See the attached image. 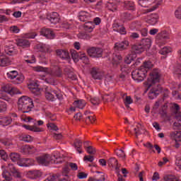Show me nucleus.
Masks as SVG:
<instances>
[{"label":"nucleus","mask_w":181,"mask_h":181,"mask_svg":"<svg viewBox=\"0 0 181 181\" xmlns=\"http://www.w3.org/2000/svg\"><path fill=\"white\" fill-rule=\"evenodd\" d=\"M71 54L74 62H78V59H80V54H78V52H77V51L71 49Z\"/></svg>","instance_id":"obj_43"},{"label":"nucleus","mask_w":181,"mask_h":181,"mask_svg":"<svg viewBox=\"0 0 181 181\" xmlns=\"http://www.w3.org/2000/svg\"><path fill=\"white\" fill-rule=\"evenodd\" d=\"M140 44H141L145 50H148L152 46V40L151 38H143Z\"/></svg>","instance_id":"obj_21"},{"label":"nucleus","mask_w":181,"mask_h":181,"mask_svg":"<svg viewBox=\"0 0 181 181\" xmlns=\"http://www.w3.org/2000/svg\"><path fill=\"white\" fill-rule=\"evenodd\" d=\"M47 21H49L51 23L56 25V23H59V22H60V16H59L57 12H52V13L47 15Z\"/></svg>","instance_id":"obj_10"},{"label":"nucleus","mask_w":181,"mask_h":181,"mask_svg":"<svg viewBox=\"0 0 181 181\" xmlns=\"http://www.w3.org/2000/svg\"><path fill=\"white\" fill-rule=\"evenodd\" d=\"M160 80V71L158 69H154L150 73V77L147 79V81L144 82V86L146 88V91L153 86V84H156V83H159Z\"/></svg>","instance_id":"obj_2"},{"label":"nucleus","mask_w":181,"mask_h":181,"mask_svg":"<svg viewBox=\"0 0 181 181\" xmlns=\"http://www.w3.org/2000/svg\"><path fill=\"white\" fill-rule=\"evenodd\" d=\"M87 53L90 57L98 59L103 57V49L100 47H90L87 49Z\"/></svg>","instance_id":"obj_7"},{"label":"nucleus","mask_w":181,"mask_h":181,"mask_svg":"<svg viewBox=\"0 0 181 181\" xmlns=\"http://www.w3.org/2000/svg\"><path fill=\"white\" fill-rule=\"evenodd\" d=\"M124 105H126V107H128L129 104H132V103H134V100H132L131 96H126L124 100Z\"/></svg>","instance_id":"obj_58"},{"label":"nucleus","mask_w":181,"mask_h":181,"mask_svg":"<svg viewBox=\"0 0 181 181\" xmlns=\"http://www.w3.org/2000/svg\"><path fill=\"white\" fill-rule=\"evenodd\" d=\"M24 36L26 37V39H35V37L37 36V34L36 33L30 32L25 33Z\"/></svg>","instance_id":"obj_51"},{"label":"nucleus","mask_w":181,"mask_h":181,"mask_svg":"<svg viewBox=\"0 0 181 181\" xmlns=\"http://www.w3.org/2000/svg\"><path fill=\"white\" fill-rule=\"evenodd\" d=\"M115 153L117 156L122 158V159H125V158H127V155L125 154V151H124V150H117L115 151Z\"/></svg>","instance_id":"obj_50"},{"label":"nucleus","mask_w":181,"mask_h":181,"mask_svg":"<svg viewBox=\"0 0 181 181\" xmlns=\"http://www.w3.org/2000/svg\"><path fill=\"white\" fill-rule=\"evenodd\" d=\"M87 103L84 100H75L73 103L74 107L76 108H79L80 110H83L84 107H86Z\"/></svg>","instance_id":"obj_33"},{"label":"nucleus","mask_w":181,"mask_h":181,"mask_svg":"<svg viewBox=\"0 0 181 181\" xmlns=\"http://www.w3.org/2000/svg\"><path fill=\"white\" fill-rule=\"evenodd\" d=\"M10 158L12 160V162H18L21 159V154L18 153H11L10 155Z\"/></svg>","instance_id":"obj_41"},{"label":"nucleus","mask_w":181,"mask_h":181,"mask_svg":"<svg viewBox=\"0 0 181 181\" xmlns=\"http://www.w3.org/2000/svg\"><path fill=\"white\" fill-rule=\"evenodd\" d=\"M6 110H8V105H6V103L0 100V114L6 112Z\"/></svg>","instance_id":"obj_45"},{"label":"nucleus","mask_w":181,"mask_h":181,"mask_svg":"<svg viewBox=\"0 0 181 181\" xmlns=\"http://www.w3.org/2000/svg\"><path fill=\"white\" fill-rule=\"evenodd\" d=\"M74 146L79 153H83V141L81 140L76 139L74 142Z\"/></svg>","instance_id":"obj_28"},{"label":"nucleus","mask_w":181,"mask_h":181,"mask_svg":"<svg viewBox=\"0 0 181 181\" xmlns=\"http://www.w3.org/2000/svg\"><path fill=\"white\" fill-rule=\"evenodd\" d=\"M35 165V160L32 158H25V168L33 166Z\"/></svg>","instance_id":"obj_57"},{"label":"nucleus","mask_w":181,"mask_h":181,"mask_svg":"<svg viewBox=\"0 0 181 181\" xmlns=\"http://www.w3.org/2000/svg\"><path fill=\"white\" fill-rule=\"evenodd\" d=\"M86 152L89 155H95L97 150L95 149V148H94L93 146H88L86 148Z\"/></svg>","instance_id":"obj_53"},{"label":"nucleus","mask_w":181,"mask_h":181,"mask_svg":"<svg viewBox=\"0 0 181 181\" xmlns=\"http://www.w3.org/2000/svg\"><path fill=\"white\" fill-rule=\"evenodd\" d=\"M4 53L8 54V56H15V54H16V49H15V47L13 45L6 44L4 46Z\"/></svg>","instance_id":"obj_16"},{"label":"nucleus","mask_w":181,"mask_h":181,"mask_svg":"<svg viewBox=\"0 0 181 181\" xmlns=\"http://www.w3.org/2000/svg\"><path fill=\"white\" fill-rule=\"evenodd\" d=\"M90 74L94 80H103V73L100 71V69L98 68H92Z\"/></svg>","instance_id":"obj_14"},{"label":"nucleus","mask_w":181,"mask_h":181,"mask_svg":"<svg viewBox=\"0 0 181 181\" xmlns=\"http://www.w3.org/2000/svg\"><path fill=\"white\" fill-rule=\"evenodd\" d=\"M164 181H177V179H176V177L172 175H165L163 177Z\"/></svg>","instance_id":"obj_56"},{"label":"nucleus","mask_w":181,"mask_h":181,"mask_svg":"<svg viewBox=\"0 0 181 181\" xmlns=\"http://www.w3.org/2000/svg\"><path fill=\"white\" fill-rule=\"evenodd\" d=\"M41 35L47 39H54L56 35L50 28H43L41 30Z\"/></svg>","instance_id":"obj_13"},{"label":"nucleus","mask_w":181,"mask_h":181,"mask_svg":"<svg viewBox=\"0 0 181 181\" xmlns=\"http://www.w3.org/2000/svg\"><path fill=\"white\" fill-rule=\"evenodd\" d=\"M90 18H91V14L87 11H81L79 13V21L81 22H87Z\"/></svg>","instance_id":"obj_26"},{"label":"nucleus","mask_w":181,"mask_h":181,"mask_svg":"<svg viewBox=\"0 0 181 181\" xmlns=\"http://www.w3.org/2000/svg\"><path fill=\"white\" fill-rule=\"evenodd\" d=\"M158 21H159V16L157 13H152L148 16L147 22L153 25L158 23Z\"/></svg>","instance_id":"obj_22"},{"label":"nucleus","mask_w":181,"mask_h":181,"mask_svg":"<svg viewBox=\"0 0 181 181\" xmlns=\"http://www.w3.org/2000/svg\"><path fill=\"white\" fill-rule=\"evenodd\" d=\"M16 79L13 81L14 84H22L25 80V76L22 74H17Z\"/></svg>","instance_id":"obj_38"},{"label":"nucleus","mask_w":181,"mask_h":181,"mask_svg":"<svg viewBox=\"0 0 181 181\" xmlns=\"http://www.w3.org/2000/svg\"><path fill=\"white\" fill-rule=\"evenodd\" d=\"M172 52V48L169 47H164L161 49L159 50L158 53L162 54L163 56H166V54H169Z\"/></svg>","instance_id":"obj_40"},{"label":"nucleus","mask_w":181,"mask_h":181,"mask_svg":"<svg viewBox=\"0 0 181 181\" xmlns=\"http://www.w3.org/2000/svg\"><path fill=\"white\" fill-rule=\"evenodd\" d=\"M17 163L18 166L26 168V158H21L20 157Z\"/></svg>","instance_id":"obj_61"},{"label":"nucleus","mask_w":181,"mask_h":181,"mask_svg":"<svg viewBox=\"0 0 181 181\" xmlns=\"http://www.w3.org/2000/svg\"><path fill=\"white\" fill-rule=\"evenodd\" d=\"M0 156L3 160H8V153L5 150H0Z\"/></svg>","instance_id":"obj_60"},{"label":"nucleus","mask_w":181,"mask_h":181,"mask_svg":"<svg viewBox=\"0 0 181 181\" xmlns=\"http://www.w3.org/2000/svg\"><path fill=\"white\" fill-rule=\"evenodd\" d=\"M174 75L175 77H177V78H180L181 77V65L177 64L175 69L174 71Z\"/></svg>","instance_id":"obj_44"},{"label":"nucleus","mask_w":181,"mask_h":181,"mask_svg":"<svg viewBox=\"0 0 181 181\" xmlns=\"http://www.w3.org/2000/svg\"><path fill=\"white\" fill-rule=\"evenodd\" d=\"M37 50H39V52H42L43 53L49 52L50 50V48L49 47V46L45 44L37 45Z\"/></svg>","instance_id":"obj_36"},{"label":"nucleus","mask_w":181,"mask_h":181,"mask_svg":"<svg viewBox=\"0 0 181 181\" xmlns=\"http://www.w3.org/2000/svg\"><path fill=\"white\" fill-rule=\"evenodd\" d=\"M124 7L128 11H135V4L134 1H127L124 3Z\"/></svg>","instance_id":"obj_34"},{"label":"nucleus","mask_w":181,"mask_h":181,"mask_svg":"<svg viewBox=\"0 0 181 181\" xmlns=\"http://www.w3.org/2000/svg\"><path fill=\"white\" fill-rule=\"evenodd\" d=\"M79 59L84 63V64H88V63H90V59H88V57L86 56V54H82Z\"/></svg>","instance_id":"obj_55"},{"label":"nucleus","mask_w":181,"mask_h":181,"mask_svg":"<svg viewBox=\"0 0 181 181\" xmlns=\"http://www.w3.org/2000/svg\"><path fill=\"white\" fill-rule=\"evenodd\" d=\"M23 127L25 128V129H28V131H31L32 132H42V129L36 126L24 124Z\"/></svg>","instance_id":"obj_35"},{"label":"nucleus","mask_w":181,"mask_h":181,"mask_svg":"<svg viewBox=\"0 0 181 181\" xmlns=\"http://www.w3.org/2000/svg\"><path fill=\"white\" fill-rule=\"evenodd\" d=\"M17 46L22 47L23 49H28L30 47V42L26 39H18L17 40Z\"/></svg>","instance_id":"obj_19"},{"label":"nucleus","mask_w":181,"mask_h":181,"mask_svg":"<svg viewBox=\"0 0 181 181\" xmlns=\"http://www.w3.org/2000/svg\"><path fill=\"white\" fill-rule=\"evenodd\" d=\"M83 160H85V162H93L94 156H93L91 155L85 156L83 158Z\"/></svg>","instance_id":"obj_63"},{"label":"nucleus","mask_w":181,"mask_h":181,"mask_svg":"<svg viewBox=\"0 0 181 181\" xmlns=\"http://www.w3.org/2000/svg\"><path fill=\"white\" fill-rule=\"evenodd\" d=\"M12 124V118L9 117H0V125L8 127Z\"/></svg>","instance_id":"obj_30"},{"label":"nucleus","mask_w":181,"mask_h":181,"mask_svg":"<svg viewBox=\"0 0 181 181\" xmlns=\"http://www.w3.org/2000/svg\"><path fill=\"white\" fill-rule=\"evenodd\" d=\"M129 46L128 40H124L120 42H116L114 46L115 52H124L127 50Z\"/></svg>","instance_id":"obj_8"},{"label":"nucleus","mask_w":181,"mask_h":181,"mask_svg":"<svg viewBox=\"0 0 181 181\" xmlns=\"http://www.w3.org/2000/svg\"><path fill=\"white\" fill-rule=\"evenodd\" d=\"M27 176L29 179H39L42 176V172L38 170H30L28 172Z\"/></svg>","instance_id":"obj_18"},{"label":"nucleus","mask_w":181,"mask_h":181,"mask_svg":"<svg viewBox=\"0 0 181 181\" xmlns=\"http://www.w3.org/2000/svg\"><path fill=\"white\" fill-rule=\"evenodd\" d=\"M90 101L93 105H99L100 103H101V100L98 97L90 98Z\"/></svg>","instance_id":"obj_49"},{"label":"nucleus","mask_w":181,"mask_h":181,"mask_svg":"<svg viewBox=\"0 0 181 181\" xmlns=\"http://www.w3.org/2000/svg\"><path fill=\"white\" fill-rule=\"evenodd\" d=\"M148 74V70L144 68L140 67L138 69H135L132 72V77L134 81H137V83H141V81H144L145 78L146 77V74Z\"/></svg>","instance_id":"obj_6"},{"label":"nucleus","mask_w":181,"mask_h":181,"mask_svg":"<svg viewBox=\"0 0 181 181\" xmlns=\"http://www.w3.org/2000/svg\"><path fill=\"white\" fill-rule=\"evenodd\" d=\"M56 53L57 56L63 60H69L70 59V54L66 49H57Z\"/></svg>","instance_id":"obj_15"},{"label":"nucleus","mask_w":181,"mask_h":181,"mask_svg":"<svg viewBox=\"0 0 181 181\" xmlns=\"http://www.w3.org/2000/svg\"><path fill=\"white\" fill-rule=\"evenodd\" d=\"M160 38L159 37H158L156 38V43L158 44V46L159 47H162V43H160V42H159V40H160V39H164V40H168L170 39L169 35L166 34V31H163L159 34Z\"/></svg>","instance_id":"obj_27"},{"label":"nucleus","mask_w":181,"mask_h":181,"mask_svg":"<svg viewBox=\"0 0 181 181\" xmlns=\"http://www.w3.org/2000/svg\"><path fill=\"white\" fill-rule=\"evenodd\" d=\"M22 151L23 153H28V155H33L35 153L36 148L33 146L25 145L23 147Z\"/></svg>","instance_id":"obj_23"},{"label":"nucleus","mask_w":181,"mask_h":181,"mask_svg":"<svg viewBox=\"0 0 181 181\" xmlns=\"http://www.w3.org/2000/svg\"><path fill=\"white\" fill-rule=\"evenodd\" d=\"M175 165L181 170V153H177L175 156Z\"/></svg>","instance_id":"obj_48"},{"label":"nucleus","mask_w":181,"mask_h":181,"mask_svg":"<svg viewBox=\"0 0 181 181\" xmlns=\"http://www.w3.org/2000/svg\"><path fill=\"white\" fill-rule=\"evenodd\" d=\"M6 74L8 78H10V80H13L16 78V76H18V72L16 71H11L8 72Z\"/></svg>","instance_id":"obj_47"},{"label":"nucleus","mask_w":181,"mask_h":181,"mask_svg":"<svg viewBox=\"0 0 181 181\" xmlns=\"http://www.w3.org/2000/svg\"><path fill=\"white\" fill-rule=\"evenodd\" d=\"M1 90L7 94H11V90H12V86L9 85H6L1 88Z\"/></svg>","instance_id":"obj_59"},{"label":"nucleus","mask_w":181,"mask_h":181,"mask_svg":"<svg viewBox=\"0 0 181 181\" xmlns=\"http://www.w3.org/2000/svg\"><path fill=\"white\" fill-rule=\"evenodd\" d=\"M45 98L48 101H56V97L58 100H63V95L57 92V90H53L50 86L45 88Z\"/></svg>","instance_id":"obj_5"},{"label":"nucleus","mask_w":181,"mask_h":181,"mask_svg":"<svg viewBox=\"0 0 181 181\" xmlns=\"http://www.w3.org/2000/svg\"><path fill=\"white\" fill-rule=\"evenodd\" d=\"M162 93V87L160 85L158 86V88H153L150 93H148V98L150 100H153V98H156L159 93Z\"/></svg>","instance_id":"obj_12"},{"label":"nucleus","mask_w":181,"mask_h":181,"mask_svg":"<svg viewBox=\"0 0 181 181\" xmlns=\"http://www.w3.org/2000/svg\"><path fill=\"white\" fill-rule=\"evenodd\" d=\"M98 175H95L93 177H90L88 181H104L105 180V176L101 172L97 171Z\"/></svg>","instance_id":"obj_25"},{"label":"nucleus","mask_w":181,"mask_h":181,"mask_svg":"<svg viewBox=\"0 0 181 181\" xmlns=\"http://www.w3.org/2000/svg\"><path fill=\"white\" fill-rule=\"evenodd\" d=\"M152 67H153V64L151 61H145L143 65L140 66V68L144 69V70H149V69H152Z\"/></svg>","instance_id":"obj_39"},{"label":"nucleus","mask_w":181,"mask_h":181,"mask_svg":"<svg viewBox=\"0 0 181 181\" xmlns=\"http://www.w3.org/2000/svg\"><path fill=\"white\" fill-rule=\"evenodd\" d=\"M34 71L39 72H44V73H50L52 76H54V77H60L63 72L62 71V69H60L59 66H54L51 71L49 70V68L47 67H43V66H35L34 67Z\"/></svg>","instance_id":"obj_4"},{"label":"nucleus","mask_w":181,"mask_h":181,"mask_svg":"<svg viewBox=\"0 0 181 181\" xmlns=\"http://www.w3.org/2000/svg\"><path fill=\"white\" fill-rule=\"evenodd\" d=\"M132 51L135 53L134 54H129L124 59V62L127 64H131L132 62H134L135 58L136 57V54H141V53L145 52L144 47L141 44H135L132 46Z\"/></svg>","instance_id":"obj_3"},{"label":"nucleus","mask_w":181,"mask_h":181,"mask_svg":"<svg viewBox=\"0 0 181 181\" xmlns=\"http://www.w3.org/2000/svg\"><path fill=\"white\" fill-rule=\"evenodd\" d=\"M37 162L40 165H44V166H47L50 163V156L47 154L44 156H40L37 157Z\"/></svg>","instance_id":"obj_11"},{"label":"nucleus","mask_w":181,"mask_h":181,"mask_svg":"<svg viewBox=\"0 0 181 181\" xmlns=\"http://www.w3.org/2000/svg\"><path fill=\"white\" fill-rule=\"evenodd\" d=\"M31 90V93L33 94H35V95H40V89L37 88V86H31L30 87Z\"/></svg>","instance_id":"obj_52"},{"label":"nucleus","mask_w":181,"mask_h":181,"mask_svg":"<svg viewBox=\"0 0 181 181\" xmlns=\"http://www.w3.org/2000/svg\"><path fill=\"white\" fill-rule=\"evenodd\" d=\"M22 141H23V142H32L33 137L30 135L25 134L23 136Z\"/></svg>","instance_id":"obj_54"},{"label":"nucleus","mask_w":181,"mask_h":181,"mask_svg":"<svg viewBox=\"0 0 181 181\" xmlns=\"http://www.w3.org/2000/svg\"><path fill=\"white\" fill-rule=\"evenodd\" d=\"M11 64V60L8 59V57H6L4 55H0V66L1 67H6V66H9Z\"/></svg>","instance_id":"obj_31"},{"label":"nucleus","mask_w":181,"mask_h":181,"mask_svg":"<svg viewBox=\"0 0 181 181\" xmlns=\"http://www.w3.org/2000/svg\"><path fill=\"white\" fill-rule=\"evenodd\" d=\"M95 26L92 22H87L84 24V29L86 32L91 33L94 29Z\"/></svg>","instance_id":"obj_37"},{"label":"nucleus","mask_w":181,"mask_h":181,"mask_svg":"<svg viewBox=\"0 0 181 181\" xmlns=\"http://www.w3.org/2000/svg\"><path fill=\"white\" fill-rule=\"evenodd\" d=\"M107 164L110 168H115L116 170L119 169V166H118V160L115 158H109Z\"/></svg>","instance_id":"obj_32"},{"label":"nucleus","mask_w":181,"mask_h":181,"mask_svg":"<svg viewBox=\"0 0 181 181\" xmlns=\"http://www.w3.org/2000/svg\"><path fill=\"white\" fill-rule=\"evenodd\" d=\"M112 64L114 66V67H117L121 62H122V57L119 54L113 53L112 55Z\"/></svg>","instance_id":"obj_17"},{"label":"nucleus","mask_w":181,"mask_h":181,"mask_svg":"<svg viewBox=\"0 0 181 181\" xmlns=\"http://www.w3.org/2000/svg\"><path fill=\"white\" fill-rule=\"evenodd\" d=\"M175 15L177 19H181V6L175 11Z\"/></svg>","instance_id":"obj_64"},{"label":"nucleus","mask_w":181,"mask_h":181,"mask_svg":"<svg viewBox=\"0 0 181 181\" xmlns=\"http://www.w3.org/2000/svg\"><path fill=\"white\" fill-rule=\"evenodd\" d=\"M18 107L19 111H22L23 114H28L30 112L35 105H33V100L28 96H22L18 99Z\"/></svg>","instance_id":"obj_1"},{"label":"nucleus","mask_w":181,"mask_h":181,"mask_svg":"<svg viewBox=\"0 0 181 181\" xmlns=\"http://www.w3.org/2000/svg\"><path fill=\"white\" fill-rule=\"evenodd\" d=\"M117 32L120 33V35H127V30L124 25H121L118 30H116Z\"/></svg>","instance_id":"obj_62"},{"label":"nucleus","mask_w":181,"mask_h":181,"mask_svg":"<svg viewBox=\"0 0 181 181\" xmlns=\"http://www.w3.org/2000/svg\"><path fill=\"white\" fill-rule=\"evenodd\" d=\"M107 8L111 12H117V10L118 9V6L115 3H108Z\"/></svg>","instance_id":"obj_42"},{"label":"nucleus","mask_w":181,"mask_h":181,"mask_svg":"<svg viewBox=\"0 0 181 181\" xmlns=\"http://www.w3.org/2000/svg\"><path fill=\"white\" fill-rule=\"evenodd\" d=\"M142 28V23L139 21H134L132 22L129 25V29L131 30H141V28Z\"/></svg>","instance_id":"obj_24"},{"label":"nucleus","mask_w":181,"mask_h":181,"mask_svg":"<svg viewBox=\"0 0 181 181\" xmlns=\"http://www.w3.org/2000/svg\"><path fill=\"white\" fill-rule=\"evenodd\" d=\"M78 37H79V39H83V40H90L91 36L90 34H86V33H80Z\"/></svg>","instance_id":"obj_46"},{"label":"nucleus","mask_w":181,"mask_h":181,"mask_svg":"<svg viewBox=\"0 0 181 181\" xmlns=\"http://www.w3.org/2000/svg\"><path fill=\"white\" fill-rule=\"evenodd\" d=\"M7 170L11 173L12 176L14 177H18V179H21L22 177V174L21 172H19V170L16 169L15 165L12 163H9L7 165Z\"/></svg>","instance_id":"obj_9"},{"label":"nucleus","mask_w":181,"mask_h":181,"mask_svg":"<svg viewBox=\"0 0 181 181\" xmlns=\"http://www.w3.org/2000/svg\"><path fill=\"white\" fill-rule=\"evenodd\" d=\"M121 19L124 21V22H128L129 21H134L135 19V16L132 15L129 12H123L120 15Z\"/></svg>","instance_id":"obj_20"},{"label":"nucleus","mask_w":181,"mask_h":181,"mask_svg":"<svg viewBox=\"0 0 181 181\" xmlns=\"http://www.w3.org/2000/svg\"><path fill=\"white\" fill-rule=\"evenodd\" d=\"M104 103H109V101H114L115 100V93H110V94H105L102 96Z\"/></svg>","instance_id":"obj_29"}]
</instances>
